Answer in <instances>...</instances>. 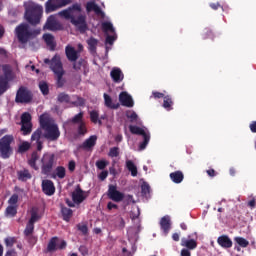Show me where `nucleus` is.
Masks as SVG:
<instances>
[{"instance_id":"f257e3e1","label":"nucleus","mask_w":256,"mask_h":256,"mask_svg":"<svg viewBox=\"0 0 256 256\" xmlns=\"http://www.w3.org/2000/svg\"><path fill=\"white\" fill-rule=\"evenodd\" d=\"M60 15L65 17V19H70L72 25L77 27L80 33H85L87 31V17L81 14V4H73L68 9L61 11Z\"/></svg>"},{"instance_id":"f03ea898","label":"nucleus","mask_w":256,"mask_h":256,"mask_svg":"<svg viewBox=\"0 0 256 256\" xmlns=\"http://www.w3.org/2000/svg\"><path fill=\"white\" fill-rule=\"evenodd\" d=\"M24 17L30 25H39L41 17H43V6L35 2H28L25 4Z\"/></svg>"},{"instance_id":"7ed1b4c3","label":"nucleus","mask_w":256,"mask_h":256,"mask_svg":"<svg viewBox=\"0 0 256 256\" xmlns=\"http://www.w3.org/2000/svg\"><path fill=\"white\" fill-rule=\"evenodd\" d=\"M65 55L66 59L72 63V69L76 71V73H79L82 69H87V62L83 58H79V51L75 49V47L71 45H67L65 47Z\"/></svg>"},{"instance_id":"20e7f679","label":"nucleus","mask_w":256,"mask_h":256,"mask_svg":"<svg viewBox=\"0 0 256 256\" xmlns=\"http://www.w3.org/2000/svg\"><path fill=\"white\" fill-rule=\"evenodd\" d=\"M41 34V30L34 29L31 30L29 28V24L21 23L15 28V35L19 41V43H22V45H25L26 43H29L31 39H35L37 35Z\"/></svg>"},{"instance_id":"39448f33","label":"nucleus","mask_w":256,"mask_h":256,"mask_svg":"<svg viewBox=\"0 0 256 256\" xmlns=\"http://www.w3.org/2000/svg\"><path fill=\"white\" fill-rule=\"evenodd\" d=\"M52 71L56 75V85L59 89L65 85V70H63V63L61 62V56L55 55L52 62Z\"/></svg>"},{"instance_id":"423d86ee","label":"nucleus","mask_w":256,"mask_h":256,"mask_svg":"<svg viewBox=\"0 0 256 256\" xmlns=\"http://www.w3.org/2000/svg\"><path fill=\"white\" fill-rule=\"evenodd\" d=\"M15 141L13 135H5L0 139V157L2 159H9L11 153H13V148H11V143Z\"/></svg>"},{"instance_id":"0eeeda50","label":"nucleus","mask_w":256,"mask_h":256,"mask_svg":"<svg viewBox=\"0 0 256 256\" xmlns=\"http://www.w3.org/2000/svg\"><path fill=\"white\" fill-rule=\"evenodd\" d=\"M55 165V154L45 153L41 158V174L51 175Z\"/></svg>"},{"instance_id":"6e6552de","label":"nucleus","mask_w":256,"mask_h":256,"mask_svg":"<svg viewBox=\"0 0 256 256\" xmlns=\"http://www.w3.org/2000/svg\"><path fill=\"white\" fill-rule=\"evenodd\" d=\"M129 131L130 133H132V135H141L143 137V142H141L139 145L140 151L147 149V146L149 145V141H151V135L145 132L143 128L135 125H130Z\"/></svg>"},{"instance_id":"1a4fd4ad","label":"nucleus","mask_w":256,"mask_h":256,"mask_svg":"<svg viewBox=\"0 0 256 256\" xmlns=\"http://www.w3.org/2000/svg\"><path fill=\"white\" fill-rule=\"evenodd\" d=\"M15 101L16 103H31L33 101V94L27 87L21 86L17 90Z\"/></svg>"},{"instance_id":"9d476101","label":"nucleus","mask_w":256,"mask_h":256,"mask_svg":"<svg viewBox=\"0 0 256 256\" xmlns=\"http://www.w3.org/2000/svg\"><path fill=\"white\" fill-rule=\"evenodd\" d=\"M60 137L61 131L57 124L54 123L44 129V139H47V141H59Z\"/></svg>"},{"instance_id":"9b49d317","label":"nucleus","mask_w":256,"mask_h":256,"mask_svg":"<svg viewBox=\"0 0 256 256\" xmlns=\"http://www.w3.org/2000/svg\"><path fill=\"white\" fill-rule=\"evenodd\" d=\"M69 3H71V0H48L45 4V12L53 13V11L69 5Z\"/></svg>"},{"instance_id":"f8f14e48","label":"nucleus","mask_w":256,"mask_h":256,"mask_svg":"<svg viewBox=\"0 0 256 256\" xmlns=\"http://www.w3.org/2000/svg\"><path fill=\"white\" fill-rule=\"evenodd\" d=\"M107 197L114 203H121L125 199V194L117 190V185L110 184L108 186Z\"/></svg>"},{"instance_id":"ddd939ff","label":"nucleus","mask_w":256,"mask_h":256,"mask_svg":"<svg viewBox=\"0 0 256 256\" xmlns=\"http://www.w3.org/2000/svg\"><path fill=\"white\" fill-rule=\"evenodd\" d=\"M43 129L38 128L36 129L30 138V141L32 143V145H36L37 151H42L43 150Z\"/></svg>"},{"instance_id":"4468645a","label":"nucleus","mask_w":256,"mask_h":256,"mask_svg":"<svg viewBox=\"0 0 256 256\" xmlns=\"http://www.w3.org/2000/svg\"><path fill=\"white\" fill-rule=\"evenodd\" d=\"M72 201L75 205H81L85 199H87V195H85V191L81 189V185H77L75 190L72 192Z\"/></svg>"},{"instance_id":"2eb2a0df","label":"nucleus","mask_w":256,"mask_h":256,"mask_svg":"<svg viewBox=\"0 0 256 256\" xmlns=\"http://www.w3.org/2000/svg\"><path fill=\"white\" fill-rule=\"evenodd\" d=\"M119 102L121 103L122 107L131 108L135 105L133 97H131V95H129V93L126 91H123L119 94Z\"/></svg>"},{"instance_id":"dca6fc26","label":"nucleus","mask_w":256,"mask_h":256,"mask_svg":"<svg viewBox=\"0 0 256 256\" xmlns=\"http://www.w3.org/2000/svg\"><path fill=\"white\" fill-rule=\"evenodd\" d=\"M44 29H47L48 31H61L62 26L57 22L55 16H50L44 25Z\"/></svg>"},{"instance_id":"f3484780","label":"nucleus","mask_w":256,"mask_h":256,"mask_svg":"<svg viewBox=\"0 0 256 256\" xmlns=\"http://www.w3.org/2000/svg\"><path fill=\"white\" fill-rule=\"evenodd\" d=\"M42 192L44 195H47L48 197H51V195H55V184L51 180H43Z\"/></svg>"},{"instance_id":"a211bd4d","label":"nucleus","mask_w":256,"mask_h":256,"mask_svg":"<svg viewBox=\"0 0 256 256\" xmlns=\"http://www.w3.org/2000/svg\"><path fill=\"white\" fill-rule=\"evenodd\" d=\"M95 145H97V136L92 135L87 138L80 146H78V149H84L87 151L89 149H93Z\"/></svg>"},{"instance_id":"6ab92c4d","label":"nucleus","mask_w":256,"mask_h":256,"mask_svg":"<svg viewBox=\"0 0 256 256\" xmlns=\"http://www.w3.org/2000/svg\"><path fill=\"white\" fill-rule=\"evenodd\" d=\"M160 227L164 235H169V231H171V217L163 216L160 220Z\"/></svg>"},{"instance_id":"aec40b11","label":"nucleus","mask_w":256,"mask_h":256,"mask_svg":"<svg viewBox=\"0 0 256 256\" xmlns=\"http://www.w3.org/2000/svg\"><path fill=\"white\" fill-rule=\"evenodd\" d=\"M217 243L223 249H231V247H233V241L227 235H222V236L218 237Z\"/></svg>"},{"instance_id":"412c9836","label":"nucleus","mask_w":256,"mask_h":256,"mask_svg":"<svg viewBox=\"0 0 256 256\" xmlns=\"http://www.w3.org/2000/svg\"><path fill=\"white\" fill-rule=\"evenodd\" d=\"M110 77L114 81V83H121L125 78L123 71L120 68H113L110 72Z\"/></svg>"},{"instance_id":"4be33fe9","label":"nucleus","mask_w":256,"mask_h":256,"mask_svg":"<svg viewBox=\"0 0 256 256\" xmlns=\"http://www.w3.org/2000/svg\"><path fill=\"white\" fill-rule=\"evenodd\" d=\"M33 175L27 168H23L22 170L17 171V179L18 181H22V183H26L29 179H32Z\"/></svg>"},{"instance_id":"5701e85b","label":"nucleus","mask_w":256,"mask_h":256,"mask_svg":"<svg viewBox=\"0 0 256 256\" xmlns=\"http://www.w3.org/2000/svg\"><path fill=\"white\" fill-rule=\"evenodd\" d=\"M169 177L172 182H174L176 185H179V183H183V179H185V174H183V171L177 170L171 172Z\"/></svg>"},{"instance_id":"b1692460","label":"nucleus","mask_w":256,"mask_h":256,"mask_svg":"<svg viewBox=\"0 0 256 256\" xmlns=\"http://www.w3.org/2000/svg\"><path fill=\"white\" fill-rule=\"evenodd\" d=\"M181 246L182 247H186V249H188L189 251H193L195 249H197V240L195 239H187V238H182L181 239Z\"/></svg>"},{"instance_id":"393cba45","label":"nucleus","mask_w":256,"mask_h":256,"mask_svg":"<svg viewBox=\"0 0 256 256\" xmlns=\"http://www.w3.org/2000/svg\"><path fill=\"white\" fill-rule=\"evenodd\" d=\"M39 123H40V129H47V127H50L54 123L51 122V118H49V115L42 114L39 117Z\"/></svg>"},{"instance_id":"a878e982","label":"nucleus","mask_w":256,"mask_h":256,"mask_svg":"<svg viewBox=\"0 0 256 256\" xmlns=\"http://www.w3.org/2000/svg\"><path fill=\"white\" fill-rule=\"evenodd\" d=\"M37 161H39V153L34 151L31 154V158L28 160V165L34 169V171H39V166H37Z\"/></svg>"},{"instance_id":"bb28decb","label":"nucleus","mask_w":256,"mask_h":256,"mask_svg":"<svg viewBox=\"0 0 256 256\" xmlns=\"http://www.w3.org/2000/svg\"><path fill=\"white\" fill-rule=\"evenodd\" d=\"M43 39L48 47H50L51 51H55V47L57 44H55V37L51 34H44Z\"/></svg>"},{"instance_id":"cd10ccee","label":"nucleus","mask_w":256,"mask_h":256,"mask_svg":"<svg viewBox=\"0 0 256 256\" xmlns=\"http://www.w3.org/2000/svg\"><path fill=\"white\" fill-rule=\"evenodd\" d=\"M87 45L90 53H97V46L99 45V40H97V38L90 37L87 40Z\"/></svg>"},{"instance_id":"c85d7f7f","label":"nucleus","mask_w":256,"mask_h":256,"mask_svg":"<svg viewBox=\"0 0 256 256\" xmlns=\"http://www.w3.org/2000/svg\"><path fill=\"white\" fill-rule=\"evenodd\" d=\"M61 213H62L63 220L69 223V221H71V218L73 217V210L71 208L62 206Z\"/></svg>"},{"instance_id":"c756f323","label":"nucleus","mask_w":256,"mask_h":256,"mask_svg":"<svg viewBox=\"0 0 256 256\" xmlns=\"http://www.w3.org/2000/svg\"><path fill=\"white\" fill-rule=\"evenodd\" d=\"M59 245V238L52 237L48 243L47 250L49 253H53V251H57Z\"/></svg>"},{"instance_id":"7c9ffc66","label":"nucleus","mask_w":256,"mask_h":256,"mask_svg":"<svg viewBox=\"0 0 256 256\" xmlns=\"http://www.w3.org/2000/svg\"><path fill=\"white\" fill-rule=\"evenodd\" d=\"M104 103L109 109H119L120 104H113V99L107 93H104Z\"/></svg>"},{"instance_id":"2f4dec72","label":"nucleus","mask_w":256,"mask_h":256,"mask_svg":"<svg viewBox=\"0 0 256 256\" xmlns=\"http://www.w3.org/2000/svg\"><path fill=\"white\" fill-rule=\"evenodd\" d=\"M86 11L88 13H91V11H94V13H96V15H100L101 8L95 2H87Z\"/></svg>"},{"instance_id":"473e14b6","label":"nucleus","mask_w":256,"mask_h":256,"mask_svg":"<svg viewBox=\"0 0 256 256\" xmlns=\"http://www.w3.org/2000/svg\"><path fill=\"white\" fill-rule=\"evenodd\" d=\"M90 115V121L91 123H94V125H103V121H101V119H99V112L96 110H92L89 113Z\"/></svg>"},{"instance_id":"72a5a7b5","label":"nucleus","mask_w":256,"mask_h":256,"mask_svg":"<svg viewBox=\"0 0 256 256\" xmlns=\"http://www.w3.org/2000/svg\"><path fill=\"white\" fill-rule=\"evenodd\" d=\"M126 167L128 169V171H130L132 177H137V166L135 165V163H133V161L128 160L126 161Z\"/></svg>"},{"instance_id":"f704fd0d","label":"nucleus","mask_w":256,"mask_h":256,"mask_svg":"<svg viewBox=\"0 0 256 256\" xmlns=\"http://www.w3.org/2000/svg\"><path fill=\"white\" fill-rule=\"evenodd\" d=\"M163 107L166 111H171L173 109V99L171 96L167 95L164 97Z\"/></svg>"},{"instance_id":"c9c22d12","label":"nucleus","mask_w":256,"mask_h":256,"mask_svg":"<svg viewBox=\"0 0 256 256\" xmlns=\"http://www.w3.org/2000/svg\"><path fill=\"white\" fill-rule=\"evenodd\" d=\"M21 131L23 135H30L31 131H33V123H22Z\"/></svg>"},{"instance_id":"e433bc0d","label":"nucleus","mask_w":256,"mask_h":256,"mask_svg":"<svg viewBox=\"0 0 256 256\" xmlns=\"http://www.w3.org/2000/svg\"><path fill=\"white\" fill-rule=\"evenodd\" d=\"M77 133L80 137H85V135H87L88 130L87 124L85 122H81L80 124H78Z\"/></svg>"},{"instance_id":"4c0bfd02","label":"nucleus","mask_w":256,"mask_h":256,"mask_svg":"<svg viewBox=\"0 0 256 256\" xmlns=\"http://www.w3.org/2000/svg\"><path fill=\"white\" fill-rule=\"evenodd\" d=\"M83 116L84 113L83 111L79 112L78 114H76L71 120L70 122L73 123L74 125H79L81 123H85V121H83Z\"/></svg>"},{"instance_id":"58836bf2","label":"nucleus","mask_w":256,"mask_h":256,"mask_svg":"<svg viewBox=\"0 0 256 256\" xmlns=\"http://www.w3.org/2000/svg\"><path fill=\"white\" fill-rule=\"evenodd\" d=\"M4 213L5 217H15V215H17V206H7Z\"/></svg>"},{"instance_id":"ea45409f","label":"nucleus","mask_w":256,"mask_h":256,"mask_svg":"<svg viewBox=\"0 0 256 256\" xmlns=\"http://www.w3.org/2000/svg\"><path fill=\"white\" fill-rule=\"evenodd\" d=\"M8 85L9 82L7 81V78L0 76V95H3V93L7 91Z\"/></svg>"},{"instance_id":"a19ab883","label":"nucleus","mask_w":256,"mask_h":256,"mask_svg":"<svg viewBox=\"0 0 256 256\" xmlns=\"http://www.w3.org/2000/svg\"><path fill=\"white\" fill-rule=\"evenodd\" d=\"M57 101L59 103H69L71 101V96L69 94H66L65 92H61L58 94Z\"/></svg>"},{"instance_id":"79ce46f5","label":"nucleus","mask_w":256,"mask_h":256,"mask_svg":"<svg viewBox=\"0 0 256 256\" xmlns=\"http://www.w3.org/2000/svg\"><path fill=\"white\" fill-rule=\"evenodd\" d=\"M67 175V170L63 166L56 167V177L58 179H65V176Z\"/></svg>"},{"instance_id":"37998d69","label":"nucleus","mask_w":256,"mask_h":256,"mask_svg":"<svg viewBox=\"0 0 256 256\" xmlns=\"http://www.w3.org/2000/svg\"><path fill=\"white\" fill-rule=\"evenodd\" d=\"M141 193L144 197H147L151 193V186H149V183L147 182L142 183Z\"/></svg>"},{"instance_id":"c03bdc74","label":"nucleus","mask_w":256,"mask_h":256,"mask_svg":"<svg viewBox=\"0 0 256 256\" xmlns=\"http://www.w3.org/2000/svg\"><path fill=\"white\" fill-rule=\"evenodd\" d=\"M3 71H4V75L2 77H4L6 81L9 83V81L13 79L12 71L7 65L3 66Z\"/></svg>"},{"instance_id":"a18cd8bd","label":"nucleus","mask_w":256,"mask_h":256,"mask_svg":"<svg viewBox=\"0 0 256 256\" xmlns=\"http://www.w3.org/2000/svg\"><path fill=\"white\" fill-rule=\"evenodd\" d=\"M126 117L130 120V123H137V120L139 119V116L135 111L126 112Z\"/></svg>"},{"instance_id":"49530a36","label":"nucleus","mask_w":256,"mask_h":256,"mask_svg":"<svg viewBox=\"0 0 256 256\" xmlns=\"http://www.w3.org/2000/svg\"><path fill=\"white\" fill-rule=\"evenodd\" d=\"M234 241L239 245V247H243L244 249L246 247H249V241L243 237H236L234 238Z\"/></svg>"},{"instance_id":"de8ad7c7","label":"nucleus","mask_w":256,"mask_h":256,"mask_svg":"<svg viewBox=\"0 0 256 256\" xmlns=\"http://www.w3.org/2000/svg\"><path fill=\"white\" fill-rule=\"evenodd\" d=\"M35 231V224L27 223L26 228L24 229V236L33 235Z\"/></svg>"},{"instance_id":"09e8293b","label":"nucleus","mask_w":256,"mask_h":256,"mask_svg":"<svg viewBox=\"0 0 256 256\" xmlns=\"http://www.w3.org/2000/svg\"><path fill=\"white\" fill-rule=\"evenodd\" d=\"M39 89L43 95H49V85L47 82L42 81L39 83Z\"/></svg>"},{"instance_id":"8fccbe9b","label":"nucleus","mask_w":256,"mask_h":256,"mask_svg":"<svg viewBox=\"0 0 256 256\" xmlns=\"http://www.w3.org/2000/svg\"><path fill=\"white\" fill-rule=\"evenodd\" d=\"M102 29H103L104 33H108V31L113 33L115 31V28H113V24L111 22L102 23Z\"/></svg>"},{"instance_id":"3c124183","label":"nucleus","mask_w":256,"mask_h":256,"mask_svg":"<svg viewBox=\"0 0 256 256\" xmlns=\"http://www.w3.org/2000/svg\"><path fill=\"white\" fill-rule=\"evenodd\" d=\"M29 149H31V143H29L27 141L22 142L18 148L20 153H25V152L29 151Z\"/></svg>"},{"instance_id":"603ef678","label":"nucleus","mask_w":256,"mask_h":256,"mask_svg":"<svg viewBox=\"0 0 256 256\" xmlns=\"http://www.w3.org/2000/svg\"><path fill=\"white\" fill-rule=\"evenodd\" d=\"M17 203H19V195L18 194H13L9 200H8V204L10 206H17Z\"/></svg>"},{"instance_id":"864d4df0","label":"nucleus","mask_w":256,"mask_h":256,"mask_svg":"<svg viewBox=\"0 0 256 256\" xmlns=\"http://www.w3.org/2000/svg\"><path fill=\"white\" fill-rule=\"evenodd\" d=\"M203 39H213V31L209 28L204 29L202 33Z\"/></svg>"},{"instance_id":"5fc2aeb1","label":"nucleus","mask_w":256,"mask_h":256,"mask_svg":"<svg viewBox=\"0 0 256 256\" xmlns=\"http://www.w3.org/2000/svg\"><path fill=\"white\" fill-rule=\"evenodd\" d=\"M74 107H85V100L82 97L77 96V100L71 102Z\"/></svg>"},{"instance_id":"6e6d98bb","label":"nucleus","mask_w":256,"mask_h":256,"mask_svg":"<svg viewBox=\"0 0 256 256\" xmlns=\"http://www.w3.org/2000/svg\"><path fill=\"white\" fill-rule=\"evenodd\" d=\"M39 219H41L39 214L37 212H32L31 213V218L29 219L28 223H31L32 225H35V223H37V221H39Z\"/></svg>"},{"instance_id":"4d7b16f0","label":"nucleus","mask_w":256,"mask_h":256,"mask_svg":"<svg viewBox=\"0 0 256 256\" xmlns=\"http://www.w3.org/2000/svg\"><path fill=\"white\" fill-rule=\"evenodd\" d=\"M23 123H31V114L29 112H25L21 116V124Z\"/></svg>"},{"instance_id":"13d9d810","label":"nucleus","mask_w":256,"mask_h":256,"mask_svg":"<svg viewBox=\"0 0 256 256\" xmlns=\"http://www.w3.org/2000/svg\"><path fill=\"white\" fill-rule=\"evenodd\" d=\"M107 165H109V162H107L105 160H98L96 162L97 169H100L101 171H103V169H105V167H107Z\"/></svg>"},{"instance_id":"bf43d9fd","label":"nucleus","mask_w":256,"mask_h":256,"mask_svg":"<svg viewBox=\"0 0 256 256\" xmlns=\"http://www.w3.org/2000/svg\"><path fill=\"white\" fill-rule=\"evenodd\" d=\"M108 155L112 158L119 157V147L110 148Z\"/></svg>"},{"instance_id":"052dcab7","label":"nucleus","mask_w":256,"mask_h":256,"mask_svg":"<svg viewBox=\"0 0 256 256\" xmlns=\"http://www.w3.org/2000/svg\"><path fill=\"white\" fill-rule=\"evenodd\" d=\"M26 241H28V243L30 245H35V243H37V237L33 236V234H30L28 236H25Z\"/></svg>"},{"instance_id":"680f3d73","label":"nucleus","mask_w":256,"mask_h":256,"mask_svg":"<svg viewBox=\"0 0 256 256\" xmlns=\"http://www.w3.org/2000/svg\"><path fill=\"white\" fill-rule=\"evenodd\" d=\"M77 229L81 231V233H83L84 235H87V233H89V228L85 224L84 225L78 224Z\"/></svg>"},{"instance_id":"e2e57ef3","label":"nucleus","mask_w":256,"mask_h":256,"mask_svg":"<svg viewBox=\"0 0 256 256\" xmlns=\"http://www.w3.org/2000/svg\"><path fill=\"white\" fill-rule=\"evenodd\" d=\"M5 245L6 247H13V245H15V238H6L5 239Z\"/></svg>"},{"instance_id":"0e129e2a","label":"nucleus","mask_w":256,"mask_h":256,"mask_svg":"<svg viewBox=\"0 0 256 256\" xmlns=\"http://www.w3.org/2000/svg\"><path fill=\"white\" fill-rule=\"evenodd\" d=\"M75 167H77V164L75 163V160H71L68 163V169L70 173H73L75 171Z\"/></svg>"},{"instance_id":"69168bd1","label":"nucleus","mask_w":256,"mask_h":256,"mask_svg":"<svg viewBox=\"0 0 256 256\" xmlns=\"http://www.w3.org/2000/svg\"><path fill=\"white\" fill-rule=\"evenodd\" d=\"M107 209H108V211H112V209H119V205H117L113 202H108Z\"/></svg>"},{"instance_id":"338daca9","label":"nucleus","mask_w":256,"mask_h":256,"mask_svg":"<svg viewBox=\"0 0 256 256\" xmlns=\"http://www.w3.org/2000/svg\"><path fill=\"white\" fill-rule=\"evenodd\" d=\"M251 133H256V121H252L249 125Z\"/></svg>"},{"instance_id":"774afa93","label":"nucleus","mask_w":256,"mask_h":256,"mask_svg":"<svg viewBox=\"0 0 256 256\" xmlns=\"http://www.w3.org/2000/svg\"><path fill=\"white\" fill-rule=\"evenodd\" d=\"M181 256H191V251L187 248H183L180 253Z\"/></svg>"}]
</instances>
